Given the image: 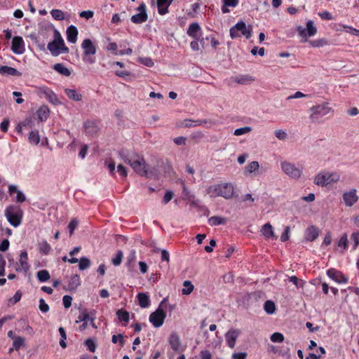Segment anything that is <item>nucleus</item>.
I'll return each instance as SVG.
<instances>
[{
    "mask_svg": "<svg viewBox=\"0 0 359 359\" xmlns=\"http://www.w3.org/2000/svg\"><path fill=\"white\" fill-rule=\"evenodd\" d=\"M118 156L125 163L129 164L137 174L147 177V165L142 157L135 153L130 154L125 150L120 151Z\"/></svg>",
    "mask_w": 359,
    "mask_h": 359,
    "instance_id": "nucleus-1",
    "label": "nucleus"
},
{
    "mask_svg": "<svg viewBox=\"0 0 359 359\" xmlns=\"http://www.w3.org/2000/svg\"><path fill=\"white\" fill-rule=\"evenodd\" d=\"M48 49L53 56H57L61 53H68L69 50L66 46L60 32L54 30V39L48 44Z\"/></svg>",
    "mask_w": 359,
    "mask_h": 359,
    "instance_id": "nucleus-2",
    "label": "nucleus"
},
{
    "mask_svg": "<svg viewBox=\"0 0 359 359\" xmlns=\"http://www.w3.org/2000/svg\"><path fill=\"white\" fill-rule=\"evenodd\" d=\"M4 215L8 223L12 226L16 228L22 223L23 211L19 206L11 205L5 209Z\"/></svg>",
    "mask_w": 359,
    "mask_h": 359,
    "instance_id": "nucleus-3",
    "label": "nucleus"
},
{
    "mask_svg": "<svg viewBox=\"0 0 359 359\" xmlns=\"http://www.w3.org/2000/svg\"><path fill=\"white\" fill-rule=\"evenodd\" d=\"M340 175L337 172L322 171L318 172L313 179V183L318 186L327 187L339 182Z\"/></svg>",
    "mask_w": 359,
    "mask_h": 359,
    "instance_id": "nucleus-4",
    "label": "nucleus"
},
{
    "mask_svg": "<svg viewBox=\"0 0 359 359\" xmlns=\"http://www.w3.org/2000/svg\"><path fill=\"white\" fill-rule=\"evenodd\" d=\"M311 111L310 114V119L312 122H318L321 118L333 112V109L329 106L327 102H324L320 104L313 106L310 108Z\"/></svg>",
    "mask_w": 359,
    "mask_h": 359,
    "instance_id": "nucleus-5",
    "label": "nucleus"
},
{
    "mask_svg": "<svg viewBox=\"0 0 359 359\" xmlns=\"http://www.w3.org/2000/svg\"><path fill=\"white\" fill-rule=\"evenodd\" d=\"M230 36L232 39L241 36L250 39L252 36V27L250 25L246 26L243 21H240L230 29Z\"/></svg>",
    "mask_w": 359,
    "mask_h": 359,
    "instance_id": "nucleus-6",
    "label": "nucleus"
},
{
    "mask_svg": "<svg viewBox=\"0 0 359 359\" xmlns=\"http://www.w3.org/2000/svg\"><path fill=\"white\" fill-rule=\"evenodd\" d=\"M81 46L83 50V60L89 64H93L95 62V59L92 57V56L97 52L96 46L93 44L90 39H84Z\"/></svg>",
    "mask_w": 359,
    "mask_h": 359,
    "instance_id": "nucleus-7",
    "label": "nucleus"
},
{
    "mask_svg": "<svg viewBox=\"0 0 359 359\" xmlns=\"http://www.w3.org/2000/svg\"><path fill=\"white\" fill-rule=\"evenodd\" d=\"M280 168L282 171L291 179L298 180L302 177L303 173L302 168L286 161L280 163Z\"/></svg>",
    "mask_w": 359,
    "mask_h": 359,
    "instance_id": "nucleus-8",
    "label": "nucleus"
},
{
    "mask_svg": "<svg viewBox=\"0 0 359 359\" xmlns=\"http://www.w3.org/2000/svg\"><path fill=\"white\" fill-rule=\"evenodd\" d=\"M297 30L299 36L304 39V41H306L309 37L313 36L317 33V28L311 20L306 22V28L299 25L297 27Z\"/></svg>",
    "mask_w": 359,
    "mask_h": 359,
    "instance_id": "nucleus-9",
    "label": "nucleus"
},
{
    "mask_svg": "<svg viewBox=\"0 0 359 359\" xmlns=\"http://www.w3.org/2000/svg\"><path fill=\"white\" fill-rule=\"evenodd\" d=\"M160 305H161V304ZM165 316V311L158 307L154 312L150 314L149 322L154 327H159L163 324Z\"/></svg>",
    "mask_w": 359,
    "mask_h": 359,
    "instance_id": "nucleus-10",
    "label": "nucleus"
},
{
    "mask_svg": "<svg viewBox=\"0 0 359 359\" xmlns=\"http://www.w3.org/2000/svg\"><path fill=\"white\" fill-rule=\"evenodd\" d=\"M37 93L40 97H45L53 104L57 105L60 103L56 94L52 90L46 86L39 87L38 88Z\"/></svg>",
    "mask_w": 359,
    "mask_h": 359,
    "instance_id": "nucleus-11",
    "label": "nucleus"
},
{
    "mask_svg": "<svg viewBox=\"0 0 359 359\" xmlns=\"http://www.w3.org/2000/svg\"><path fill=\"white\" fill-rule=\"evenodd\" d=\"M29 264L28 263V255L26 251L20 253L18 262L15 264V270L17 272L27 273L29 269Z\"/></svg>",
    "mask_w": 359,
    "mask_h": 359,
    "instance_id": "nucleus-12",
    "label": "nucleus"
},
{
    "mask_svg": "<svg viewBox=\"0 0 359 359\" xmlns=\"http://www.w3.org/2000/svg\"><path fill=\"white\" fill-rule=\"evenodd\" d=\"M138 13L133 15L131 17V21L135 24H142L145 22L148 19V15L146 10V5L142 3L137 8Z\"/></svg>",
    "mask_w": 359,
    "mask_h": 359,
    "instance_id": "nucleus-13",
    "label": "nucleus"
},
{
    "mask_svg": "<svg viewBox=\"0 0 359 359\" xmlns=\"http://www.w3.org/2000/svg\"><path fill=\"white\" fill-rule=\"evenodd\" d=\"M342 198L346 207H352L359 199L357 194V190L355 189H352L348 191H345L343 194Z\"/></svg>",
    "mask_w": 359,
    "mask_h": 359,
    "instance_id": "nucleus-14",
    "label": "nucleus"
},
{
    "mask_svg": "<svg viewBox=\"0 0 359 359\" xmlns=\"http://www.w3.org/2000/svg\"><path fill=\"white\" fill-rule=\"evenodd\" d=\"M241 334V330L231 328L224 335L227 346L233 348L235 347L236 341Z\"/></svg>",
    "mask_w": 359,
    "mask_h": 359,
    "instance_id": "nucleus-15",
    "label": "nucleus"
},
{
    "mask_svg": "<svg viewBox=\"0 0 359 359\" xmlns=\"http://www.w3.org/2000/svg\"><path fill=\"white\" fill-rule=\"evenodd\" d=\"M11 50L14 53L18 55L22 54L25 52V43L22 37H13L12 40Z\"/></svg>",
    "mask_w": 359,
    "mask_h": 359,
    "instance_id": "nucleus-16",
    "label": "nucleus"
},
{
    "mask_svg": "<svg viewBox=\"0 0 359 359\" xmlns=\"http://www.w3.org/2000/svg\"><path fill=\"white\" fill-rule=\"evenodd\" d=\"M327 275L337 283H346L348 282V278H346L341 271L334 269H328L327 271Z\"/></svg>",
    "mask_w": 359,
    "mask_h": 359,
    "instance_id": "nucleus-17",
    "label": "nucleus"
},
{
    "mask_svg": "<svg viewBox=\"0 0 359 359\" xmlns=\"http://www.w3.org/2000/svg\"><path fill=\"white\" fill-rule=\"evenodd\" d=\"M234 195V187L231 183L221 184V189L219 192V196H222L226 199H230L233 198Z\"/></svg>",
    "mask_w": 359,
    "mask_h": 359,
    "instance_id": "nucleus-18",
    "label": "nucleus"
},
{
    "mask_svg": "<svg viewBox=\"0 0 359 359\" xmlns=\"http://www.w3.org/2000/svg\"><path fill=\"white\" fill-rule=\"evenodd\" d=\"M8 192L11 196L16 194L15 201L17 203H23L26 200L25 194L20 190H18L15 185H10L8 187Z\"/></svg>",
    "mask_w": 359,
    "mask_h": 359,
    "instance_id": "nucleus-19",
    "label": "nucleus"
},
{
    "mask_svg": "<svg viewBox=\"0 0 359 359\" xmlns=\"http://www.w3.org/2000/svg\"><path fill=\"white\" fill-rule=\"evenodd\" d=\"M172 2V0H156L158 13L161 15L168 13V8Z\"/></svg>",
    "mask_w": 359,
    "mask_h": 359,
    "instance_id": "nucleus-20",
    "label": "nucleus"
},
{
    "mask_svg": "<svg viewBox=\"0 0 359 359\" xmlns=\"http://www.w3.org/2000/svg\"><path fill=\"white\" fill-rule=\"evenodd\" d=\"M0 74L20 77L22 73L16 69L8 66H0Z\"/></svg>",
    "mask_w": 359,
    "mask_h": 359,
    "instance_id": "nucleus-21",
    "label": "nucleus"
},
{
    "mask_svg": "<svg viewBox=\"0 0 359 359\" xmlns=\"http://www.w3.org/2000/svg\"><path fill=\"white\" fill-rule=\"evenodd\" d=\"M201 31L198 22H193L189 25L187 34L194 39H198V33Z\"/></svg>",
    "mask_w": 359,
    "mask_h": 359,
    "instance_id": "nucleus-22",
    "label": "nucleus"
},
{
    "mask_svg": "<svg viewBox=\"0 0 359 359\" xmlns=\"http://www.w3.org/2000/svg\"><path fill=\"white\" fill-rule=\"evenodd\" d=\"M38 119L41 121H46L50 115V109L48 106L42 105L36 111Z\"/></svg>",
    "mask_w": 359,
    "mask_h": 359,
    "instance_id": "nucleus-23",
    "label": "nucleus"
},
{
    "mask_svg": "<svg viewBox=\"0 0 359 359\" xmlns=\"http://www.w3.org/2000/svg\"><path fill=\"white\" fill-rule=\"evenodd\" d=\"M78 29L74 26L71 25L67 29V39L72 43H75L77 41Z\"/></svg>",
    "mask_w": 359,
    "mask_h": 359,
    "instance_id": "nucleus-24",
    "label": "nucleus"
},
{
    "mask_svg": "<svg viewBox=\"0 0 359 359\" xmlns=\"http://www.w3.org/2000/svg\"><path fill=\"white\" fill-rule=\"evenodd\" d=\"M169 344L171 346V348L175 351H179L181 343L179 336L176 333H172L170 334L169 337Z\"/></svg>",
    "mask_w": 359,
    "mask_h": 359,
    "instance_id": "nucleus-25",
    "label": "nucleus"
},
{
    "mask_svg": "<svg viewBox=\"0 0 359 359\" xmlns=\"http://www.w3.org/2000/svg\"><path fill=\"white\" fill-rule=\"evenodd\" d=\"M80 285V278L77 274L72 276L69 280L67 287L65 289L68 290H74Z\"/></svg>",
    "mask_w": 359,
    "mask_h": 359,
    "instance_id": "nucleus-26",
    "label": "nucleus"
},
{
    "mask_svg": "<svg viewBox=\"0 0 359 359\" xmlns=\"http://www.w3.org/2000/svg\"><path fill=\"white\" fill-rule=\"evenodd\" d=\"M318 236V231L315 226H311L306 229L305 233V239L306 241H313L316 239Z\"/></svg>",
    "mask_w": 359,
    "mask_h": 359,
    "instance_id": "nucleus-27",
    "label": "nucleus"
},
{
    "mask_svg": "<svg viewBox=\"0 0 359 359\" xmlns=\"http://www.w3.org/2000/svg\"><path fill=\"white\" fill-rule=\"evenodd\" d=\"M86 134L93 135L97 133L99 128L97 124L93 121H86L84 125Z\"/></svg>",
    "mask_w": 359,
    "mask_h": 359,
    "instance_id": "nucleus-28",
    "label": "nucleus"
},
{
    "mask_svg": "<svg viewBox=\"0 0 359 359\" xmlns=\"http://www.w3.org/2000/svg\"><path fill=\"white\" fill-rule=\"evenodd\" d=\"M262 235L266 238H275L274 232L272 226L269 223L265 224L261 229Z\"/></svg>",
    "mask_w": 359,
    "mask_h": 359,
    "instance_id": "nucleus-29",
    "label": "nucleus"
},
{
    "mask_svg": "<svg viewBox=\"0 0 359 359\" xmlns=\"http://www.w3.org/2000/svg\"><path fill=\"white\" fill-rule=\"evenodd\" d=\"M137 298L138 299L139 305L142 308H147L150 304L149 297L144 293L140 292L137 294Z\"/></svg>",
    "mask_w": 359,
    "mask_h": 359,
    "instance_id": "nucleus-30",
    "label": "nucleus"
},
{
    "mask_svg": "<svg viewBox=\"0 0 359 359\" xmlns=\"http://www.w3.org/2000/svg\"><path fill=\"white\" fill-rule=\"evenodd\" d=\"M259 168V164L258 161H251L245 168L244 174L245 175H249L254 173L255 171L258 170Z\"/></svg>",
    "mask_w": 359,
    "mask_h": 359,
    "instance_id": "nucleus-31",
    "label": "nucleus"
},
{
    "mask_svg": "<svg viewBox=\"0 0 359 359\" xmlns=\"http://www.w3.org/2000/svg\"><path fill=\"white\" fill-rule=\"evenodd\" d=\"M220 189L221 184L208 187L206 189V191L211 198H216L219 196Z\"/></svg>",
    "mask_w": 359,
    "mask_h": 359,
    "instance_id": "nucleus-32",
    "label": "nucleus"
},
{
    "mask_svg": "<svg viewBox=\"0 0 359 359\" xmlns=\"http://www.w3.org/2000/svg\"><path fill=\"white\" fill-rule=\"evenodd\" d=\"M227 222V219L220 216H212L209 218L208 223L211 226H218L224 224Z\"/></svg>",
    "mask_w": 359,
    "mask_h": 359,
    "instance_id": "nucleus-33",
    "label": "nucleus"
},
{
    "mask_svg": "<svg viewBox=\"0 0 359 359\" xmlns=\"http://www.w3.org/2000/svg\"><path fill=\"white\" fill-rule=\"evenodd\" d=\"M339 248L341 249V252H344L348 248V236L346 233H344L339 239L336 250H338Z\"/></svg>",
    "mask_w": 359,
    "mask_h": 359,
    "instance_id": "nucleus-34",
    "label": "nucleus"
},
{
    "mask_svg": "<svg viewBox=\"0 0 359 359\" xmlns=\"http://www.w3.org/2000/svg\"><path fill=\"white\" fill-rule=\"evenodd\" d=\"M95 315V311L94 310L90 311L89 313L87 311V310H83L79 315L78 320H76V323L87 321L90 318V317H92V316Z\"/></svg>",
    "mask_w": 359,
    "mask_h": 359,
    "instance_id": "nucleus-35",
    "label": "nucleus"
},
{
    "mask_svg": "<svg viewBox=\"0 0 359 359\" xmlns=\"http://www.w3.org/2000/svg\"><path fill=\"white\" fill-rule=\"evenodd\" d=\"M66 95L71 100L74 101H80L81 100V95L78 93L74 89L67 88L65 90Z\"/></svg>",
    "mask_w": 359,
    "mask_h": 359,
    "instance_id": "nucleus-36",
    "label": "nucleus"
},
{
    "mask_svg": "<svg viewBox=\"0 0 359 359\" xmlns=\"http://www.w3.org/2000/svg\"><path fill=\"white\" fill-rule=\"evenodd\" d=\"M53 69L60 74L66 76H69L71 74L70 71L61 63H57L54 65Z\"/></svg>",
    "mask_w": 359,
    "mask_h": 359,
    "instance_id": "nucleus-37",
    "label": "nucleus"
},
{
    "mask_svg": "<svg viewBox=\"0 0 359 359\" xmlns=\"http://www.w3.org/2000/svg\"><path fill=\"white\" fill-rule=\"evenodd\" d=\"M194 289V285L190 280H185L183 283V288L182 290V294L184 295L190 294Z\"/></svg>",
    "mask_w": 359,
    "mask_h": 359,
    "instance_id": "nucleus-38",
    "label": "nucleus"
},
{
    "mask_svg": "<svg viewBox=\"0 0 359 359\" xmlns=\"http://www.w3.org/2000/svg\"><path fill=\"white\" fill-rule=\"evenodd\" d=\"M223 6L222 7V11L223 13L229 12L227 6L236 7L238 4V0H222Z\"/></svg>",
    "mask_w": 359,
    "mask_h": 359,
    "instance_id": "nucleus-39",
    "label": "nucleus"
},
{
    "mask_svg": "<svg viewBox=\"0 0 359 359\" xmlns=\"http://www.w3.org/2000/svg\"><path fill=\"white\" fill-rule=\"evenodd\" d=\"M206 121H193L191 119H185L183 122V126L186 128H191V127H195L197 126H201L203 123H205Z\"/></svg>",
    "mask_w": 359,
    "mask_h": 359,
    "instance_id": "nucleus-40",
    "label": "nucleus"
},
{
    "mask_svg": "<svg viewBox=\"0 0 359 359\" xmlns=\"http://www.w3.org/2000/svg\"><path fill=\"white\" fill-rule=\"evenodd\" d=\"M39 249L41 253H43L44 255H48L50 250L51 247L46 241H42L40 243H39Z\"/></svg>",
    "mask_w": 359,
    "mask_h": 359,
    "instance_id": "nucleus-41",
    "label": "nucleus"
},
{
    "mask_svg": "<svg viewBox=\"0 0 359 359\" xmlns=\"http://www.w3.org/2000/svg\"><path fill=\"white\" fill-rule=\"evenodd\" d=\"M29 143L36 145L39 144L40 137L39 135V132L37 130H32L30 132L29 135Z\"/></svg>",
    "mask_w": 359,
    "mask_h": 359,
    "instance_id": "nucleus-42",
    "label": "nucleus"
},
{
    "mask_svg": "<svg viewBox=\"0 0 359 359\" xmlns=\"http://www.w3.org/2000/svg\"><path fill=\"white\" fill-rule=\"evenodd\" d=\"M255 81V79L249 75L241 76L240 78H237L236 81L239 84L246 85L250 83Z\"/></svg>",
    "mask_w": 359,
    "mask_h": 359,
    "instance_id": "nucleus-43",
    "label": "nucleus"
},
{
    "mask_svg": "<svg viewBox=\"0 0 359 359\" xmlns=\"http://www.w3.org/2000/svg\"><path fill=\"white\" fill-rule=\"evenodd\" d=\"M36 276L40 282H46L50 278V274L47 270L39 271L36 273Z\"/></svg>",
    "mask_w": 359,
    "mask_h": 359,
    "instance_id": "nucleus-44",
    "label": "nucleus"
},
{
    "mask_svg": "<svg viewBox=\"0 0 359 359\" xmlns=\"http://www.w3.org/2000/svg\"><path fill=\"white\" fill-rule=\"evenodd\" d=\"M90 266V260L86 257H82L79 263V268L80 270L83 271L87 269Z\"/></svg>",
    "mask_w": 359,
    "mask_h": 359,
    "instance_id": "nucleus-45",
    "label": "nucleus"
},
{
    "mask_svg": "<svg viewBox=\"0 0 359 359\" xmlns=\"http://www.w3.org/2000/svg\"><path fill=\"white\" fill-rule=\"evenodd\" d=\"M264 311L268 314H272L275 312L276 306L273 302L268 300L264 303Z\"/></svg>",
    "mask_w": 359,
    "mask_h": 359,
    "instance_id": "nucleus-46",
    "label": "nucleus"
},
{
    "mask_svg": "<svg viewBox=\"0 0 359 359\" xmlns=\"http://www.w3.org/2000/svg\"><path fill=\"white\" fill-rule=\"evenodd\" d=\"M13 346L15 350L18 351L21 347L25 346V338L16 337L14 338Z\"/></svg>",
    "mask_w": 359,
    "mask_h": 359,
    "instance_id": "nucleus-47",
    "label": "nucleus"
},
{
    "mask_svg": "<svg viewBox=\"0 0 359 359\" xmlns=\"http://www.w3.org/2000/svg\"><path fill=\"white\" fill-rule=\"evenodd\" d=\"M116 315L120 320L126 323L129 321V313L128 311L120 309L117 311Z\"/></svg>",
    "mask_w": 359,
    "mask_h": 359,
    "instance_id": "nucleus-48",
    "label": "nucleus"
},
{
    "mask_svg": "<svg viewBox=\"0 0 359 359\" xmlns=\"http://www.w3.org/2000/svg\"><path fill=\"white\" fill-rule=\"evenodd\" d=\"M50 14L56 20H62L65 18L64 13L60 9H53L50 11Z\"/></svg>",
    "mask_w": 359,
    "mask_h": 359,
    "instance_id": "nucleus-49",
    "label": "nucleus"
},
{
    "mask_svg": "<svg viewBox=\"0 0 359 359\" xmlns=\"http://www.w3.org/2000/svg\"><path fill=\"white\" fill-rule=\"evenodd\" d=\"M289 280L297 288H302L305 284L303 280L299 279L297 276H292L289 278Z\"/></svg>",
    "mask_w": 359,
    "mask_h": 359,
    "instance_id": "nucleus-50",
    "label": "nucleus"
},
{
    "mask_svg": "<svg viewBox=\"0 0 359 359\" xmlns=\"http://www.w3.org/2000/svg\"><path fill=\"white\" fill-rule=\"evenodd\" d=\"M204 137L203 132L196 131L192 133L190 135V139L195 143H198Z\"/></svg>",
    "mask_w": 359,
    "mask_h": 359,
    "instance_id": "nucleus-51",
    "label": "nucleus"
},
{
    "mask_svg": "<svg viewBox=\"0 0 359 359\" xmlns=\"http://www.w3.org/2000/svg\"><path fill=\"white\" fill-rule=\"evenodd\" d=\"M251 130H252V128H251V127H249V126L239 128L234 130L233 135L236 136H240V135L248 133Z\"/></svg>",
    "mask_w": 359,
    "mask_h": 359,
    "instance_id": "nucleus-52",
    "label": "nucleus"
},
{
    "mask_svg": "<svg viewBox=\"0 0 359 359\" xmlns=\"http://www.w3.org/2000/svg\"><path fill=\"white\" fill-rule=\"evenodd\" d=\"M123 257V254L122 251H121V250L118 251L116 255H115V257L111 259V263L114 266L120 265L122 262Z\"/></svg>",
    "mask_w": 359,
    "mask_h": 359,
    "instance_id": "nucleus-53",
    "label": "nucleus"
},
{
    "mask_svg": "<svg viewBox=\"0 0 359 359\" xmlns=\"http://www.w3.org/2000/svg\"><path fill=\"white\" fill-rule=\"evenodd\" d=\"M270 339L275 343H280L284 340V336L280 332H274L271 335Z\"/></svg>",
    "mask_w": 359,
    "mask_h": 359,
    "instance_id": "nucleus-54",
    "label": "nucleus"
},
{
    "mask_svg": "<svg viewBox=\"0 0 359 359\" xmlns=\"http://www.w3.org/2000/svg\"><path fill=\"white\" fill-rule=\"evenodd\" d=\"M78 224H79V221L76 218L72 219L70 221V222L69 223V225H68V229H69L70 235L73 234L74 231L77 227Z\"/></svg>",
    "mask_w": 359,
    "mask_h": 359,
    "instance_id": "nucleus-55",
    "label": "nucleus"
},
{
    "mask_svg": "<svg viewBox=\"0 0 359 359\" xmlns=\"http://www.w3.org/2000/svg\"><path fill=\"white\" fill-rule=\"evenodd\" d=\"M117 172L122 178H126L128 175L127 168L121 164L118 165Z\"/></svg>",
    "mask_w": 359,
    "mask_h": 359,
    "instance_id": "nucleus-56",
    "label": "nucleus"
},
{
    "mask_svg": "<svg viewBox=\"0 0 359 359\" xmlns=\"http://www.w3.org/2000/svg\"><path fill=\"white\" fill-rule=\"evenodd\" d=\"M351 240L353 242V249H356L359 244V231L353 232L351 234Z\"/></svg>",
    "mask_w": 359,
    "mask_h": 359,
    "instance_id": "nucleus-57",
    "label": "nucleus"
},
{
    "mask_svg": "<svg viewBox=\"0 0 359 359\" xmlns=\"http://www.w3.org/2000/svg\"><path fill=\"white\" fill-rule=\"evenodd\" d=\"M72 297L69 295H65L62 298V304L65 309H68L72 306Z\"/></svg>",
    "mask_w": 359,
    "mask_h": 359,
    "instance_id": "nucleus-58",
    "label": "nucleus"
},
{
    "mask_svg": "<svg viewBox=\"0 0 359 359\" xmlns=\"http://www.w3.org/2000/svg\"><path fill=\"white\" fill-rule=\"evenodd\" d=\"M85 344L86 345V346L88 347V350L90 352L94 353L95 351L96 345L92 339H88L87 340H86Z\"/></svg>",
    "mask_w": 359,
    "mask_h": 359,
    "instance_id": "nucleus-59",
    "label": "nucleus"
},
{
    "mask_svg": "<svg viewBox=\"0 0 359 359\" xmlns=\"http://www.w3.org/2000/svg\"><path fill=\"white\" fill-rule=\"evenodd\" d=\"M39 309L42 313H47L49 311V306L43 299H39Z\"/></svg>",
    "mask_w": 359,
    "mask_h": 359,
    "instance_id": "nucleus-60",
    "label": "nucleus"
},
{
    "mask_svg": "<svg viewBox=\"0 0 359 359\" xmlns=\"http://www.w3.org/2000/svg\"><path fill=\"white\" fill-rule=\"evenodd\" d=\"M172 197H173L172 191H166V193L165 194V195L163 198V200H162L163 203L167 204L172 200Z\"/></svg>",
    "mask_w": 359,
    "mask_h": 359,
    "instance_id": "nucleus-61",
    "label": "nucleus"
},
{
    "mask_svg": "<svg viewBox=\"0 0 359 359\" xmlns=\"http://www.w3.org/2000/svg\"><path fill=\"white\" fill-rule=\"evenodd\" d=\"M111 341L114 343V344H116L118 341H119L120 344L121 346H123L124 344V339H123V337L122 334H118V335H113L112 336V338H111Z\"/></svg>",
    "mask_w": 359,
    "mask_h": 359,
    "instance_id": "nucleus-62",
    "label": "nucleus"
},
{
    "mask_svg": "<svg viewBox=\"0 0 359 359\" xmlns=\"http://www.w3.org/2000/svg\"><path fill=\"white\" fill-rule=\"evenodd\" d=\"M275 135L280 140H283L287 137V133L285 131L280 129L275 131Z\"/></svg>",
    "mask_w": 359,
    "mask_h": 359,
    "instance_id": "nucleus-63",
    "label": "nucleus"
},
{
    "mask_svg": "<svg viewBox=\"0 0 359 359\" xmlns=\"http://www.w3.org/2000/svg\"><path fill=\"white\" fill-rule=\"evenodd\" d=\"M201 359H212L211 353L208 350L201 351Z\"/></svg>",
    "mask_w": 359,
    "mask_h": 359,
    "instance_id": "nucleus-64",
    "label": "nucleus"
}]
</instances>
